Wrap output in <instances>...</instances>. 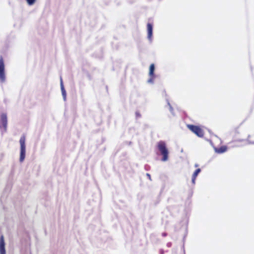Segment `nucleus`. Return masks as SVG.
<instances>
[{
    "instance_id": "obj_9",
    "label": "nucleus",
    "mask_w": 254,
    "mask_h": 254,
    "mask_svg": "<svg viewBox=\"0 0 254 254\" xmlns=\"http://www.w3.org/2000/svg\"><path fill=\"white\" fill-rule=\"evenodd\" d=\"M227 148L226 146H222L219 148H215V151L217 153H222L226 151Z\"/></svg>"
},
{
    "instance_id": "obj_12",
    "label": "nucleus",
    "mask_w": 254,
    "mask_h": 254,
    "mask_svg": "<svg viewBox=\"0 0 254 254\" xmlns=\"http://www.w3.org/2000/svg\"><path fill=\"white\" fill-rule=\"evenodd\" d=\"M27 0V3L29 5H32L33 4H34V3L35 1V0Z\"/></svg>"
},
{
    "instance_id": "obj_4",
    "label": "nucleus",
    "mask_w": 254,
    "mask_h": 254,
    "mask_svg": "<svg viewBox=\"0 0 254 254\" xmlns=\"http://www.w3.org/2000/svg\"><path fill=\"white\" fill-rule=\"evenodd\" d=\"M4 64L2 57H0V80L3 82L5 80Z\"/></svg>"
},
{
    "instance_id": "obj_10",
    "label": "nucleus",
    "mask_w": 254,
    "mask_h": 254,
    "mask_svg": "<svg viewBox=\"0 0 254 254\" xmlns=\"http://www.w3.org/2000/svg\"><path fill=\"white\" fill-rule=\"evenodd\" d=\"M154 70H155L154 64H152L150 65V67H149V75L152 78H153L154 77Z\"/></svg>"
},
{
    "instance_id": "obj_3",
    "label": "nucleus",
    "mask_w": 254,
    "mask_h": 254,
    "mask_svg": "<svg viewBox=\"0 0 254 254\" xmlns=\"http://www.w3.org/2000/svg\"><path fill=\"white\" fill-rule=\"evenodd\" d=\"M187 127L188 128L197 136L202 137L204 136V131L200 127L193 125H187Z\"/></svg>"
},
{
    "instance_id": "obj_8",
    "label": "nucleus",
    "mask_w": 254,
    "mask_h": 254,
    "mask_svg": "<svg viewBox=\"0 0 254 254\" xmlns=\"http://www.w3.org/2000/svg\"><path fill=\"white\" fill-rule=\"evenodd\" d=\"M201 171V170L200 169L198 168V169H197L193 173V174H192V180H191V181H192V183L194 185L195 184V179L198 175V174Z\"/></svg>"
},
{
    "instance_id": "obj_1",
    "label": "nucleus",
    "mask_w": 254,
    "mask_h": 254,
    "mask_svg": "<svg viewBox=\"0 0 254 254\" xmlns=\"http://www.w3.org/2000/svg\"><path fill=\"white\" fill-rule=\"evenodd\" d=\"M157 148L163 156L162 161H166L168 159L169 151L166 143L163 141H159L157 143Z\"/></svg>"
},
{
    "instance_id": "obj_11",
    "label": "nucleus",
    "mask_w": 254,
    "mask_h": 254,
    "mask_svg": "<svg viewBox=\"0 0 254 254\" xmlns=\"http://www.w3.org/2000/svg\"><path fill=\"white\" fill-rule=\"evenodd\" d=\"M61 90H62V94H63V96H64V97L65 98V89L64 88L63 83V81H62V79H61Z\"/></svg>"
},
{
    "instance_id": "obj_5",
    "label": "nucleus",
    "mask_w": 254,
    "mask_h": 254,
    "mask_svg": "<svg viewBox=\"0 0 254 254\" xmlns=\"http://www.w3.org/2000/svg\"><path fill=\"white\" fill-rule=\"evenodd\" d=\"M0 127H2L5 130L7 127V117L4 114H2L0 117Z\"/></svg>"
},
{
    "instance_id": "obj_2",
    "label": "nucleus",
    "mask_w": 254,
    "mask_h": 254,
    "mask_svg": "<svg viewBox=\"0 0 254 254\" xmlns=\"http://www.w3.org/2000/svg\"><path fill=\"white\" fill-rule=\"evenodd\" d=\"M26 137L25 135H22L19 140L20 145V154L19 161L22 162L24 161L25 157L26 145H25Z\"/></svg>"
},
{
    "instance_id": "obj_6",
    "label": "nucleus",
    "mask_w": 254,
    "mask_h": 254,
    "mask_svg": "<svg viewBox=\"0 0 254 254\" xmlns=\"http://www.w3.org/2000/svg\"><path fill=\"white\" fill-rule=\"evenodd\" d=\"M0 254H5V243L2 235L0 238Z\"/></svg>"
},
{
    "instance_id": "obj_7",
    "label": "nucleus",
    "mask_w": 254,
    "mask_h": 254,
    "mask_svg": "<svg viewBox=\"0 0 254 254\" xmlns=\"http://www.w3.org/2000/svg\"><path fill=\"white\" fill-rule=\"evenodd\" d=\"M147 32H148V38L151 40L152 36L153 27L151 23H148L147 25Z\"/></svg>"
}]
</instances>
